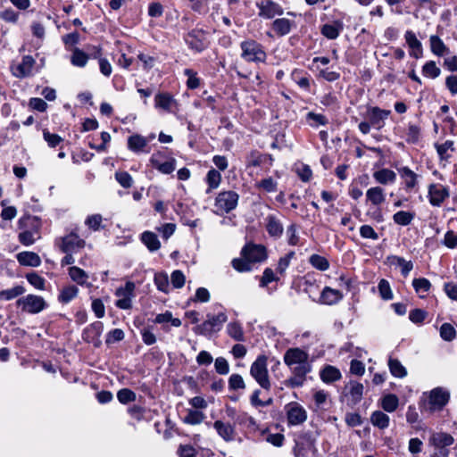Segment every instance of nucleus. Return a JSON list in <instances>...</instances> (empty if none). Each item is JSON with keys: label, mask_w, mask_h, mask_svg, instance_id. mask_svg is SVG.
Returning <instances> with one entry per match:
<instances>
[{"label": "nucleus", "mask_w": 457, "mask_h": 457, "mask_svg": "<svg viewBox=\"0 0 457 457\" xmlns=\"http://www.w3.org/2000/svg\"><path fill=\"white\" fill-rule=\"evenodd\" d=\"M440 337L443 340L451 342L456 337V330L450 323H444L440 327Z\"/></svg>", "instance_id": "obj_47"}, {"label": "nucleus", "mask_w": 457, "mask_h": 457, "mask_svg": "<svg viewBox=\"0 0 457 457\" xmlns=\"http://www.w3.org/2000/svg\"><path fill=\"white\" fill-rule=\"evenodd\" d=\"M228 316L225 312L217 315L207 314V320L193 328L197 335L211 337L213 333L219 332L223 324L227 321Z\"/></svg>", "instance_id": "obj_3"}, {"label": "nucleus", "mask_w": 457, "mask_h": 457, "mask_svg": "<svg viewBox=\"0 0 457 457\" xmlns=\"http://www.w3.org/2000/svg\"><path fill=\"white\" fill-rule=\"evenodd\" d=\"M363 388V385L361 383L352 382L350 384L349 395L353 404L358 403L361 400Z\"/></svg>", "instance_id": "obj_41"}, {"label": "nucleus", "mask_w": 457, "mask_h": 457, "mask_svg": "<svg viewBox=\"0 0 457 457\" xmlns=\"http://www.w3.org/2000/svg\"><path fill=\"white\" fill-rule=\"evenodd\" d=\"M250 374L262 388L267 391L270 389L271 383L269 378L267 357L265 355H259L252 363Z\"/></svg>", "instance_id": "obj_4"}, {"label": "nucleus", "mask_w": 457, "mask_h": 457, "mask_svg": "<svg viewBox=\"0 0 457 457\" xmlns=\"http://www.w3.org/2000/svg\"><path fill=\"white\" fill-rule=\"evenodd\" d=\"M388 368L390 373L395 378H403L407 376L406 368L401 363V361L398 359L389 357Z\"/></svg>", "instance_id": "obj_29"}, {"label": "nucleus", "mask_w": 457, "mask_h": 457, "mask_svg": "<svg viewBox=\"0 0 457 457\" xmlns=\"http://www.w3.org/2000/svg\"><path fill=\"white\" fill-rule=\"evenodd\" d=\"M256 6L259 9L258 15L263 19L270 20L284 13L283 8L272 0H262Z\"/></svg>", "instance_id": "obj_11"}, {"label": "nucleus", "mask_w": 457, "mask_h": 457, "mask_svg": "<svg viewBox=\"0 0 457 457\" xmlns=\"http://www.w3.org/2000/svg\"><path fill=\"white\" fill-rule=\"evenodd\" d=\"M266 230L270 237H280L283 234V225L274 215H269L266 218Z\"/></svg>", "instance_id": "obj_19"}, {"label": "nucleus", "mask_w": 457, "mask_h": 457, "mask_svg": "<svg viewBox=\"0 0 457 457\" xmlns=\"http://www.w3.org/2000/svg\"><path fill=\"white\" fill-rule=\"evenodd\" d=\"M227 332L230 337L238 342L245 341L244 330L238 321H233L228 324Z\"/></svg>", "instance_id": "obj_36"}, {"label": "nucleus", "mask_w": 457, "mask_h": 457, "mask_svg": "<svg viewBox=\"0 0 457 457\" xmlns=\"http://www.w3.org/2000/svg\"><path fill=\"white\" fill-rule=\"evenodd\" d=\"M415 214L410 212L400 211L394 214V221L401 226H407L411 223Z\"/></svg>", "instance_id": "obj_42"}, {"label": "nucleus", "mask_w": 457, "mask_h": 457, "mask_svg": "<svg viewBox=\"0 0 457 457\" xmlns=\"http://www.w3.org/2000/svg\"><path fill=\"white\" fill-rule=\"evenodd\" d=\"M399 404V399L395 395L388 394L382 398L381 407L387 412L395 411Z\"/></svg>", "instance_id": "obj_39"}, {"label": "nucleus", "mask_w": 457, "mask_h": 457, "mask_svg": "<svg viewBox=\"0 0 457 457\" xmlns=\"http://www.w3.org/2000/svg\"><path fill=\"white\" fill-rule=\"evenodd\" d=\"M438 155L442 160H447L450 155L447 154L448 150L454 151L453 141L446 140L444 144L436 145Z\"/></svg>", "instance_id": "obj_50"}, {"label": "nucleus", "mask_w": 457, "mask_h": 457, "mask_svg": "<svg viewBox=\"0 0 457 457\" xmlns=\"http://www.w3.org/2000/svg\"><path fill=\"white\" fill-rule=\"evenodd\" d=\"M239 195L237 192L228 190L218 194L215 198V207L218 211L228 213L237 208Z\"/></svg>", "instance_id": "obj_6"}, {"label": "nucleus", "mask_w": 457, "mask_h": 457, "mask_svg": "<svg viewBox=\"0 0 457 457\" xmlns=\"http://www.w3.org/2000/svg\"><path fill=\"white\" fill-rule=\"evenodd\" d=\"M184 74L187 77V86L188 88L195 89L200 86V79L196 77L195 71L191 69H186Z\"/></svg>", "instance_id": "obj_56"}, {"label": "nucleus", "mask_w": 457, "mask_h": 457, "mask_svg": "<svg viewBox=\"0 0 457 457\" xmlns=\"http://www.w3.org/2000/svg\"><path fill=\"white\" fill-rule=\"evenodd\" d=\"M68 273H69L70 278L74 282H76L78 285H80V286L87 285V287L91 286V284L87 283L88 275L84 270H82L77 266H71L69 268Z\"/></svg>", "instance_id": "obj_26"}, {"label": "nucleus", "mask_w": 457, "mask_h": 457, "mask_svg": "<svg viewBox=\"0 0 457 457\" xmlns=\"http://www.w3.org/2000/svg\"><path fill=\"white\" fill-rule=\"evenodd\" d=\"M263 162V155L257 151H252L246 158L247 167H259Z\"/></svg>", "instance_id": "obj_57"}, {"label": "nucleus", "mask_w": 457, "mask_h": 457, "mask_svg": "<svg viewBox=\"0 0 457 457\" xmlns=\"http://www.w3.org/2000/svg\"><path fill=\"white\" fill-rule=\"evenodd\" d=\"M89 56L79 48H74L71 56V62L76 67L83 68L87 65Z\"/></svg>", "instance_id": "obj_35"}, {"label": "nucleus", "mask_w": 457, "mask_h": 457, "mask_svg": "<svg viewBox=\"0 0 457 457\" xmlns=\"http://www.w3.org/2000/svg\"><path fill=\"white\" fill-rule=\"evenodd\" d=\"M213 427L216 429L220 436L225 441L229 442L234 439L235 429L229 423H225L221 420H216L213 423Z\"/></svg>", "instance_id": "obj_23"}, {"label": "nucleus", "mask_w": 457, "mask_h": 457, "mask_svg": "<svg viewBox=\"0 0 457 457\" xmlns=\"http://www.w3.org/2000/svg\"><path fill=\"white\" fill-rule=\"evenodd\" d=\"M214 367L216 372L220 375H227L229 372V365L224 357H218L215 360Z\"/></svg>", "instance_id": "obj_61"}, {"label": "nucleus", "mask_w": 457, "mask_h": 457, "mask_svg": "<svg viewBox=\"0 0 457 457\" xmlns=\"http://www.w3.org/2000/svg\"><path fill=\"white\" fill-rule=\"evenodd\" d=\"M287 419L289 426H298L307 420V412L297 403H290L286 406Z\"/></svg>", "instance_id": "obj_10"}, {"label": "nucleus", "mask_w": 457, "mask_h": 457, "mask_svg": "<svg viewBox=\"0 0 457 457\" xmlns=\"http://www.w3.org/2000/svg\"><path fill=\"white\" fill-rule=\"evenodd\" d=\"M155 107L171 112L172 106L177 104L176 100L168 93L157 94L154 97Z\"/></svg>", "instance_id": "obj_24"}, {"label": "nucleus", "mask_w": 457, "mask_h": 457, "mask_svg": "<svg viewBox=\"0 0 457 457\" xmlns=\"http://www.w3.org/2000/svg\"><path fill=\"white\" fill-rule=\"evenodd\" d=\"M17 215L14 206H7L5 201H2V220H11Z\"/></svg>", "instance_id": "obj_62"}, {"label": "nucleus", "mask_w": 457, "mask_h": 457, "mask_svg": "<svg viewBox=\"0 0 457 457\" xmlns=\"http://www.w3.org/2000/svg\"><path fill=\"white\" fill-rule=\"evenodd\" d=\"M401 176L405 179L407 188H413L417 183V174L408 167H403L399 170Z\"/></svg>", "instance_id": "obj_43"}, {"label": "nucleus", "mask_w": 457, "mask_h": 457, "mask_svg": "<svg viewBox=\"0 0 457 457\" xmlns=\"http://www.w3.org/2000/svg\"><path fill=\"white\" fill-rule=\"evenodd\" d=\"M115 178L117 181L125 188H129L132 186V177L126 171L116 172Z\"/></svg>", "instance_id": "obj_63"}, {"label": "nucleus", "mask_w": 457, "mask_h": 457, "mask_svg": "<svg viewBox=\"0 0 457 457\" xmlns=\"http://www.w3.org/2000/svg\"><path fill=\"white\" fill-rule=\"evenodd\" d=\"M135 284L128 281L124 287L117 288L115 295L120 299L116 301L115 305L122 310H129L131 308V300L134 296Z\"/></svg>", "instance_id": "obj_8"}, {"label": "nucleus", "mask_w": 457, "mask_h": 457, "mask_svg": "<svg viewBox=\"0 0 457 457\" xmlns=\"http://www.w3.org/2000/svg\"><path fill=\"white\" fill-rule=\"evenodd\" d=\"M18 304L22 305V309L29 313H37L45 309L46 302L38 295H28L18 300Z\"/></svg>", "instance_id": "obj_12"}, {"label": "nucleus", "mask_w": 457, "mask_h": 457, "mask_svg": "<svg viewBox=\"0 0 457 457\" xmlns=\"http://www.w3.org/2000/svg\"><path fill=\"white\" fill-rule=\"evenodd\" d=\"M450 393L443 387H436L428 395L427 410L430 412L441 411L449 402Z\"/></svg>", "instance_id": "obj_5"}, {"label": "nucleus", "mask_w": 457, "mask_h": 457, "mask_svg": "<svg viewBox=\"0 0 457 457\" xmlns=\"http://www.w3.org/2000/svg\"><path fill=\"white\" fill-rule=\"evenodd\" d=\"M378 292L382 299L391 300L393 299V293L389 285V282L386 279H381L378 283Z\"/></svg>", "instance_id": "obj_53"}, {"label": "nucleus", "mask_w": 457, "mask_h": 457, "mask_svg": "<svg viewBox=\"0 0 457 457\" xmlns=\"http://www.w3.org/2000/svg\"><path fill=\"white\" fill-rule=\"evenodd\" d=\"M78 294L79 288L76 286L68 285L62 289L58 300L62 303H68L77 297Z\"/></svg>", "instance_id": "obj_34"}, {"label": "nucleus", "mask_w": 457, "mask_h": 457, "mask_svg": "<svg viewBox=\"0 0 457 457\" xmlns=\"http://www.w3.org/2000/svg\"><path fill=\"white\" fill-rule=\"evenodd\" d=\"M371 423L381 429L389 426V417L387 414L380 411H376L370 417Z\"/></svg>", "instance_id": "obj_40"}, {"label": "nucleus", "mask_w": 457, "mask_h": 457, "mask_svg": "<svg viewBox=\"0 0 457 457\" xmlns=\"http://www.w3.org/2000/svg\"><path fill=\"white\" fill-rule=\"evenodd\" d=\"M228 386L231 390H238L244 389L245 384L241 375L232 374L228 378Z\"/></svg>", "instance_id": "obj_58"}, {"label": "nucleus", "mask_w": 457, "mask_h": 457, "mask_svg": "<svg viewBox=\"0 0 457 457\" xmlns=\"http://www.w3.org/2000/svg\"><path fill=\"white\" fill-rule=\"evenodd\" d=\"M170 279L175 288H181L185 284L186 278L181 270H177L171 273Z\"/></svg>", "instance_id": "obj_64"}, {"label": "nucleus", "mask_w": 457, "mask_h": 457, "mask_svg": "<svg viewBox=\"0 0 457 457\" xmlns=\"http://www.w3.org/2000/svg\"><path fill=\"white\" fill-rule=\"evenodd\" d=\"M241 255L244 258H248L253 264L265 261L268 256L266 247L255 244L245 245L241 251Z\"/></svg>", "instance_id": "obj_9"}, {"label": "nucleus", "mask_w": 457, "mask_h": 457, "mask_svg": "<svg viewBox=\"0 0 457 457\" xmlns=\"http://www.w3.org/2000/svg\"><path fill=\"white\" fill-rule=\"evenodd\" d=\"M220 173L214 169L210 170L206 175V182L208 184L206 193L209 194L212 190L217 188L220 186Z\"/></svg>", "instance_id": "obj_37"}, {"label": "nucleus", "mask_w": 457, "mask_h": 457, "mask_svg": "<svg viewBox=\"0 0 457 457\" xmlns=\"http://www.w3.org/2000/svg\"><path fill=\"white\" fill-rule=\"evenodd\" d=\"M117 398L121 403L125 404L135 401L136 394L129 388H123L118 391Z\"/></svg>", "instance_id": "obj_55"}, {"label": "nucleus", "mask_w": 457, "mask_h": 457, "mask_svg": "<svg viewBox=\"0 0 457 457\" xmlns=\"http://www.w3.org/2000/svg\"><path fill=\"white\" fill-rule=\"evenodd\" d=\"M232 267L239 272H246L252 270L253 263L248 258H236L232 261Z\"/></svg>", "instance_id": "obj_48"}, {"label": "nucleus", "mask_w": 457, "mask_h": 457, "mask_svg": "<svg viewBox=\"0 0 457 457\" xmlns=\"http://www.w3.org/2000/svg\"><path fill=\"white\" fill-rule=\"evenodd\" d=\"M412 286L415 291L419 294L427 293L431 287V283L425 278H414L412 280Z\"/></svg>", "instance_id": "obj_51"}, {"label": "nucleus", "mask_w": 457, "mask_h": 457, "mask_svg": "<svg viewBox=\"0 0 457 457\" xmlns=\"http://www.w3.org/2000/svg\"><path fill=\"white\" fill-rule=\"evenodd\" d=\"M343 26L341 23L325 24L321 28V33L328 39H336L342 30Z\"/></svg>", "instance_id": "obj_38"}, {"label": "nucleus", "mask_w": 457, "mask_h": 457, "mask_svg": "<svg viewBox=\"0 0 457 457\" xmlns=\"http://www.w3.org/2000/svg\"><path fill=\"white\" fill-rule=\"evenodd\" d=\"M27 280L37 289H44L46 280L36 272H29L26 275Z\"/></svg>", "instance_id": "obj_54"}, {"label": "nucleus", "mask_w": 457, "mask_h": 457, "mask_svg": "<svg viewBox=\"0 0 457 457\" xmlns=\"http://www.w3.org/2000/svg\"><path fill=\"white\" fill-rule=\"evenodd\" d=\"M294 26L295 22L286 18L276 19L271 24L272 29L279 37L289 34Z\"/></svg>", "instance_id": "obj_17"}, {"label": "nucleus", "mask_w": 457, "mask_h": 457, "mask_svg": "<svg viewBox=\"0 0 457 457\" xmlns=\"http://www.w3.org/2000/svg\"><path fill=\"white\" fill-rule=\"evenodd\" d=\"M17 260L23 266L38 267L41 264L39 255L34 252H21L17 254Z\"/></svg>", "instance_id": "obj_22"}, {"label": "nucleus", "mask_w": 457, "mask_h": 457, "mask_svg": "<svg viewBox=\"0 0 457 457\" xmlns=\"http://www.w3.org/2000/svg\"><path fill=\"white\" fill-rule=\"evenodd\" d=\"M422 74L428 78L436 79L441 74V70L434 61H429L423 65Z\"/></svg>", "instance_id": "obj_44"}, {"label": "nucleus", "mask_w": 457, "mask_h": 457, "mask_svg": "<svg viewBox=\"0 0 457 457\" xmlns=\"http://www.w3.org/2000/svg\"><path fill=\"white\" fill-rule=\"evenodd\" d=\"M405 41L411 48L410 55L419 59L422 56V45L411 30H407L404 35Z\"/></svg>", "instance_id": "obj_16"}, {"label": "nucleus", "mask_w": 457, "mask_h": 457, "mask_svg": "<svg viewBox=\"0 0 457 457\" xmlns=\"http://www.w3.org/2000/svg\"><path fill=\"white\" fill-rule=\"evenodd\" d=\"M320 378L325 383H331L337 380H339L341 378V373L338 369L336 367L327 365L321 371H320Z\"/></svg>", "instance_id": "obj_32"}, {"label": "nucleus", "mask_w": 457, "mask_h": 457, "mask_svg": "<svg viewBox=\"0 0 457 457\" xmlns=\"http://www.w3.org/2000/svg\"><path fill=\"white\" fill-rule=\"evenodd\" d=\"M25 289L21 286H16L11 289L2 290V298L11 300L22 295Z\"/></svg>", "instance_id": "obj_60"}, {"label": "nucleus", "mask_w": 457, "mask_h": 457, "mask_svg": "<svg viewBox=\"0 0 457 457\" xmlns=\"http://www.w3.org/2000/svg\"><path fill=\"white\" fill-rule=\"evenodd\" d=\"M187 45L195 52H202L207 47L205 35L202 30H192L185 37Z\"/></svg>", "instance_id": "obj_14"}, {"label": "nucleus", "mask_w": 457, "mask_h": 457, "mask_svg": "<svg viewBox=\"0 0 457 457\" xmlns=\"http://www.w3.org/2000/svg\"><path fill=\"white\" fill-rule=\"evenodd\" d=\"M241 57L247 62H265L267 59L263 46L253 39H247L240 43Z\"/></svg>", "instance_id": "obj_2"}, {"label": "nucleus", "mask_w": 457, "mask_h": 457, "mask_svg": "<svg viewBox=\"0 0 457 457\" xmlns=\"http://www.w3.org/2000/svg\"><path fill=\"white\" fill-rule=\"evenodd\" d=\"M391 111L380 109L377 106H368L364 118L367 119L373 128L380 129L385 125V120L390 115Z\"/></svg>", "instance_id": "obj_7"}, {"label": "nucleus", "mask_w": 457, "mask_h": 457, "mask_svg": "<svg viewBox=\"0 0 457 457\" xmlns=\"http://www.w3.org/2000/svg\"><path fill=\"white\" fill-rule=\"evenodd\" d=\"M431 442L435 447H447L453 444V437L447 433L438 432L431 436Z\"/></svg>", "instance_id": "obj_30"}, {"label": "nucleus", "mask_w": 457, "mask_h": 457, "mask_svg": "<svg viewBox=\"0 0 457 457\" xmlns=\"http://www.w3.org/2000/svg\"><path fill=\"white\" fill-rule=\"evenodd\" d=\"M283 360L293 374L285 381L286 386L292 388L302 386L306 375L312 370L308 353L298 347L289 348L284 353Z\"/></svg>", "instance_id": "obj_1"}, {"label": "nucleus", "mask_w": 457, "mask_h": 457, "mask_svg": "<svg viewBox=\"0 0 457 457\" xmlns=\"http://www.w3.org/2000/svg\"><path fill=\"white\" fill-rule=\"evenodd\" d=\"M154 284L158 290L167 293L169 290V279L165 273H156L154 275Z\"/></svg>", "instance_id": "obj_52"}, {"label": "nucleus", "mask_w": 457, "mask_h": 457, "mask_svg": "<svg viewBox=\"0 0 457 457\" xmlns=\"http://www.w3.org/2000/svg\"><path fill=\"white\" fill-rule=\"evenodd\" d=\"M430 42V49L431 52L437 55V56H443L445 54H447L449 53V49L445 45L443 40L436 35H432L429 37Z\"/></svg>", "instance_id": "obj_28"}, {"label": "nucleus", "mask_w": 457, "mask_h": 457, "mask_svg": "<svg viewBox=\"0 0 457 457\" xmlns=\"http://www.w3.org/2000/svg\"><path fill=\"white\" fill-rule=\"evenodd\" d=\"M295 253L294 251H290L288 253H287L285 256L281 257L278 260V267H277V271L280 275H284L285 274L287 269L290 265L291 260L295 257Z\"/></svg>", "instance_id": "obj_49"}, {"label": "nucleus", "mask_w": 457, "mask_h": 457, "mask_svg": "<svg viewBox=\"0 0 457 457\" xmlns=\"http://www.w3.org/2000/svg\"><path fill=\"white\" fill-rule=\"evenodd\" d=\"M309 262L317 270L325 271L329 268L328 261L319 254H312L310 256Z\"/></svg>", "instance_id": "obj_45"}, {"label": "nucleus", "mask_w": 457, "mask_h": 457, "mask_svg": "<svg viewBox=\"0 0 457 457\" xmlns=\"http://www.w3.org/2000/svg\"><path fill=\"white\" fill-rule=\"evenodd\" d=\"M429 202L434 206H440L449 197V190L441 184H432L428 188Z\"/></svg>", "instance_id": "obj_15"}, {"label": "nucleus", "mask_w": 457, "mask_h": 457, "mask_svg": "<svg viewBox=\"0 0 457 457\" xmlns=\"http://www.w3.org/2000/svg\"><path fill=\"white\" fill-rule=\"evenodd\" d=\"M150 162L153 167L158 170L160 172L163 174H170L175 170V160L170 159L169 161L162 162L160 161V156L156 154H153Z\"/></svg>", "instance_id": "obj_21"}, {"label": "nucleus", "mask_w": 457, "mask_h": 457, "mask_svg": "<svg viewBox=\"0 0 457 457\" xmlns=\"http://www.w3.org/2000/svg\"><path fill=\"white\" fill-rule=\"evenodd\" d=\"M59 247L63 253H73L85 246L86 243L75 233L62 237Z\"/></svg>", "instance_id": "obj_13"}, {"label": "nucleus", "mask_w": 457, "mask_h": 457, "mask_svg": "<svg viewBox=\"0 0 457 457\" xmlns=\"http://www.w3.org/2000/svg\"><path fill=\"white\" fill-rule=\"evenodd\" d=\"M373 177L377 182L386 185L395 182L396 174L389 169H381L373 173Z\"/></svg>", "instance_id": "obj_31"}, {"label": "nucleus", "mask_w": 457, "mask_h": 457, "mask_svg": "<svg viewBox=\"0 0 457 457\" xmlns=\"http://www.w3.org/2000/svg\"><path fill=\"white\" fill-rule=\"evenodd\" d=\"M367 200L374 205H379L385 201V194L380 187H374L367 190Z\"/></svg>", "instance_id": "obj_33"}, {"label": "nucleus", "mask_w": 457, "mask_h": 457, "mask_svg": "<svg viewBox=\"0 0 457 457\" xmlns=\"http://www.w3.org/2000/svg\"><path fill=\"white\" fill-rule=\"evenodd\" d=\"M147 144V139L138 134L132 135L128 138V148L135 153L143 152Z\"/></svg>", "instance_id": "obj_25"}, {"label": "nucleus", "mask_w": 457, "mask_h": 457, "mask_svg": "<svg viewBox=\"0 0 457 457\" xmlns=\"http://www.w3.org/2000/svg\"><path fill=\"white\" fill-rule=\"evenodd\" d=\"M204 418L205 416L202 411L189 410L183 421L187 424L197 425L202 423Z\"/></svg>", "instance_id": "obj_46"}, {"label": "nucleus", "mask_w": 457, "mask_h": 457, "mask_svg": "<svg viewBox=\"0 0 457 457\" xmlns=\"http://www.w3.org/2000/svg\"><path fill=\"white\" fill-rule=\"evenodd\" d=\"M141 241L151 252H155L159 250L161 247V243L157 236L151 231H145L144 233H142Z\"/></svg>", "instance_id": "obj_27"}, {"label": "nucleus", "mask_w": 457, "mask_h": 457, "mask_svg": "<svg viewBox=\"0 0 457 457\" xmlns=\"http://www.w3.org/2000/svg\"><path fill=\"white\" fill-rule=\"evenodd\" d=\"M343 298V294L337 289L329 287H324L320 294V303L324 304H335Z\"/></svg>", "instance_id": "obj_20"}, {"label": "nucleus", "mask_w": 457, "mask_h": 457, "mask_svg": "<svg viewBox=\"0 0 457 457\" xmlns=\"http://www.w3.org/2000/svg\"><path fill=\"white\" fill-rule=\"evenodd\" d=\"M257 187L262 188L264 191L268 193H272L277 191L278 183L272 178H267L261 180Z\"/></svg>", "instance_id": "obj_59"}, {"label": "nucleus", "mask_w": 457, "mask_h": 457, "mask_svg": "<svg viewBox=\"0 0 457 457\" xmlns=\"http://www.w3.org/2000/svg\"><path fill=\"white\" fill-rule=\"evenodd\" d=\"M35 64V60L30 55L23 56L21 62L17 65L15 68L13 74L17 77H27L29 76L32 72L33 66Z\"/></svg>", "instance_id": "obj_18"}]
</instances>
